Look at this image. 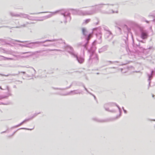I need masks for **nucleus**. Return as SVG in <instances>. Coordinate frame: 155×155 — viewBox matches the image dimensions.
Returning a JSON list of instances; mask_svg holds the SVG:
<instances>
[{
    "instance_id": "f257e3e1",
    "label": "nucleus",
    "mask_w": 155,
    "mask_h": 155,
    "mask_svg": "<svg viewBox=\"0 0 155 155\" xmlns=\"http://www.w3.org/2000/svg\"><path fill=\"white\" fill-rule=\"evenodd\" d=\"M82 30L83 34L86 35L87 32L86 29L84 28H83L82 29Z\"/></svg>"
},
{
    "instance_id": "f03ea898",
    "label": "nucleus",
    "mask_w": 155,
    "mask_h": 155,
    "mask_svg": "<svg viewBox=\"0 0 155 155\" xmlns=\"http://www.w3.org/2000/svg\"><path fill=\"white\" fill-rule=\"evenodd\" d=\"M91 21V19H87L84 21L83 23L85 24H86L88 23H89Z\"/></svg>"
},
{
    "instance_id": "7ed1b4c3",
    "label": "nucleus",
    "mask_w": 155,
    "mask_h": 155,
    "mask_svg": "<svg viewBox=\"0 0 155 155\" xmlns=\"http://www.w3.org/2000/svg\"><path fill=\"white\" fill-rule=\"evenodd\" d=\"M153 72V71H151V72L150 74L148 75V78H149V80H150L152 78V74Z\"/></svg>"
},
{
    "instance_id": "20e7f679",
    "label": "nucleus",
    "mask_w": 155,
    "mask_h": 155,
    "mask_svg": "<svg viewBox=\"0 0 155 155\" xmlns=\"http://www.w3.org/2000/svg\"><path fill=\"white\" fill-rule=\"evenodd\" d=\"M141 38L143 39L145 38V34L144 33H142L141 35Z\"/></svg>"
},
{
    "instance_id": "39448f33",
    "label": "nucleus",
    "mask_w": 155,
    "mask_h": 155,
    "mask_svg": "<svg viewBox=\"0 0 155 155\" xmlns=\"http://www.w3.org/2000/svg\"><path fill=\"white\" fill-rule=\"evenodd\" d=\"M29 120V119H27V120H24L20 124H19V126H20L23 123H24L27 122V121H28V120Z\"/></svg>"
},
{
    "instance_id": "423d86ee",
    "label": "nucleus",
    "mask_w": 155,
    "mask_h": 155,
    "mask_svg": "<svg viewBox=\"0 0 155 155\" xmlns=\"http://www.w3.org/2000/svg\"><path fill=\"white\" fill-rule=\"evenodd\" d=\"M91 34H89V35H88V38H87V40L88 41L90 40V39L91 38Z\"/></svg>"
},
{
    "instance_id": "0eeeda50",
    "label": "nucleus",
    "mask_w": 155,
    "mask_h": 155,
    "mask_svg": "<svg viewBox=\"0 0 155 155\" xmlns=\"http://www.w3.org/2000/svg\"><path fill=\"white\" fill-rule=\"evenodd\" d=\"M5 59H7V60H12L13 59L12 58H6V57H5Z\"/></svg>"
},
{
    "instance_id": "6e6552de",
    "label": "nucleus",
    "mask_w": 155,
    "mask_h": 155,
    "mask_svg": "<svg viewBox=\"0 0 155 155\" xmlns=\"http://www.w3.org/2000/svg\"><path fill=\"white\" fill-rule=\"evenodd\" d=\"M30 53V52H24V53H22V54H26V53Z\"/></svg>"
},
{
    "instance_id": "1a4fd4ad",
    "label": "nucleus",
    "mask_w": 155,
    "mask_h": 155,
    "mask_svg": "<svg viewBox=\"0 0 155 155\" xmlns=\"http://www.w3.org/2000/svg\"><path fill=\"white\" fill-rule=\"evenodd\" d=\"M0 88L1 89H2V87H0Z\"/></svg>"
}]
</instances>
